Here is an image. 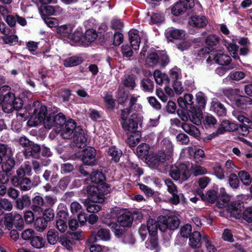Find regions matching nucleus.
Returning a JSON list of instances; mask_svg holds the SVG:
<instances>
[{"label": "nucleus", "mask_w": 252, "mask_h": 252, "mask_svg": "<svg viewBox=\"0 0 252 252\" xmlns=\"http://www.w3.org/2000/svg\"><path fill=\"white\" fill-rule=\"evenodd\" d=\"M229 184L230 187L233 189H236L239 187V181L236 174L233 173L230 175Z\"/></svg>", "instance_id": "nucleus-58"}, {"label": "nucleus", "mask_w": 252, "mask_h": 252, "mask_svg": "<svg viewBox=\"0 0 252 252\" xmlns=\"http://www.w3.org/2000/svg\"><path fill=\"white\" fill-rule=\"evenodd\" d=\"M186 11L181 3L179 1L175 3L171 7V12L175 16H178Z\"/></svg>", "instance_id": "nucleus-46"}, {"label": "nucleus", "mask_w": 252, "mask_h": 252, "mask_svg": "<svg viewBox=\"0 0 252 252\" xmlns=\"http://www.w3.org/2000/svg\"><path fill=\"white\" fill-rule=\"evenodd\" d=\"M134 116L135 114L133 113L130 116V118L122 122V126L125 130L130 132H137L136 130L138 127V124L134 120Z\"/></svg>", "instance_id": "nucleus-19"}, {"label": "nucleus", "mask_w": 252, "mask_h": 252, "mask_svg": "<svg viewBox=\"0 0 252 252\" xmlns=\"http://www.w3.org/2000/svg\"><path fill=\"white\" fill-rule=\"evenodd\" d=\"M45 205L43 198L40 196H36L32 199V209L34 211L42 212V207Z\"/></svg>", "instance_id": "nucleus-33"}, {"label": "nucleus", "mask_w": 252, "mask_h": 252, "mask_svg": "<svg viewBox=\"0 0 252 252\" xmlns=\"http://www.w3.org/2000/svg\"><path fill=\"white\" fill-rule=\"evenodd\" d=\"M47 108L39 101H35L33 103L31 108L26 113L19 112V115L22 117L26 118L29 115L32 114L28 121V124L31 126H37L43 123L46 128H54L53 115H46Z\"/></svg>", "instance_id": "nucleus-1"}, {"label": "nucleus", "mask_w": 252, "mask_h": 252, "mask_svg": "<svg viewBox=\"0 0 252 252\" xmlns=\"http://www.w3.org/2000/svg\"><path fill=\"white\" fill-rule=\"evenodd\" d=\"M12 208L11 203L6 199L0 198V215L3 213V210H10Z\"/></svg>", "instance_id": "nucleus-54"}, {"label": "nucleus", "mask_w": 252, "mask_h": 252, "mask_svg": "<svg viewBox=\"0 0 252 252\" xmlns=\"http://www.w3.org/2000/svg\"><path fill=\"white\" fill-rule=\"evenodd\" d=\"M72 137L77 147L81 148L85 145L87 138L84 130L80 127L76 126L70 138Z\"/></svg>", "instance_id": "nucleus-12"}, {"label": "nucleus", "mask_w": 252, "mask_h": 252, "mask_svg": "<svg viewBox=\"0 0 252 252\" xmlns=\"http://www.w3.org/2000/svg\"><path fill=\"white\" fill-rule=\"evenodd\" d=\"M97 34L96 32L93 29H89L86 31L84 37V43L86 42H92L97 37Z\"/></svg>", "instance_id": "nucleus-48"}, {"label": "nucleus", "mask_w": 252, "mask_h": 252, "mask_svg": "<svg viewBox=\"0 0 252 252\" xmlns=\"http://www.w3.org/2000/svg\"><path fill=\"white\" fill-rule=\"evenodd\" d=\"M225 172L227 173L237 172L238 168L235 166L231 160L226 161L225 164Z\"/></svg>", "instance_id": "nucleus-60"}, {"label": "nucleus", "mask_w": 252, "mask_h": 252, "mask_svg": "<svg viewBox=\"0 0 252 252\" xmlns=\"http://www.w3.org/2000/svg\"><path fill=\"white\" fill-rule=\"evenodd\" d=\"M135 80V77L133 75H125L122 81V83L129 90H133L136 86Z\"/></svg>", "instance_id": "nucleus-29"}, {"label": "nucleus", "mask_w": 252, "mask_h": 252, "mask_svg": "<svg viewBox=\"0 0 252 252\" xmlns=\"http://www.w3.org/2000/svg\"><path fill=\"white\" fill-rule=\"evenodd\" d=\"M192 227L189 224H186L180 228V236H178L175 241V244L178 245H183L186 241V239L191 235Z\"/></svg>", "instance_id": "nucleus-14"}, {"label": "nucleus", "mask_w": 252, "mask_h": 252, "mask_svg": "<svg viewBox=\"0 0 252 252\" xmlns=\"http://www.w3.org/2000/svg\"><path fill=\"white\" fill-rule=\"evenodd\" d=\"M188 113L187 115L185 112H182L179 113V115L182 121L187 122L189 119L193 123L196 125L201 124L202 118V112L199 108H193L192 110H188Z\"/></svg>", "instance_id": "nucleus-9"}, {"label": "nucleus", "mask_w": 252, "mask_h": 252, "mask_svg": "<svg viewBox=\"0 0 252 252\" xmlns=\"http://www.w3.org/2000/svg\"><path fill=\"white\" fill-rule=\"evenodd\" d=\"M202 239L204 241L205 246L207 252H219L213 244L211 239L207 235H202Z\"/></svg>", "instance_id": "nucleus-42"}, {"label": "nucleus", "mask_w": 252, "mask_h": 252, "mask_svg": "<svg viewBox=\"0 0 252 252\" xmlns=\"http://www.w3.org/2000/svg\"><path fill=\"white\" fill-rule=\"evenodd\" d=\"M31 167L29 164H25L22 165L17 170L16 177L20 179L23 178L24 176H29L31 174Z\"/></svg>", "instance_id": "nucleus-37"}, {"label": "nucleus", "mask_w": 252, "mask_h": 252, "mask_svg": "<svg viewBox=\"0 0 252 252\" xmlns=\"http://www.w3.org/2000/svg\"><path fill=\"white\" fill-rule=\"evenodd\" d=\"M160 144L162 150L151 158V162L155 168H158L165 161L171 162L172 160L173 146L170 140L167 138H164Z\"/></svg>", "instance_id": "nucleus-5"}, {"label": "nucleus", "mask_w": 252, "mask_h": 252, "mask_svg": "<svg viewBox=\"0 0 252 252\" xmlns=\"http://www.w3.org/2000/svg\"><path fill=\"white\" fill-rule=\"evenodd\" d=\"M245 73L240 71L231 72L228 75V77L230 79L237 81L243 79L245 77Z\"/></svg>", "instance_id": "nucleus-56"}, {"label": "nucleus", "mask_w": 252, "mask_h": 252, "mask_svg": "<svg viewBox=\"0 0 252 252\" xmlns=\"http://www.w3.org/2000/svg\"><path fill=\"white\" fill-rule=\"evenodd\" d=\"M153 75L156 82L159 85H162L164 83L168 84L169 82L168 75L158 69H157L154 71Z\"/></svg>", "instance_id": "nucleus-28"}, {"label": "nucleus", "mask_w": 252, "mask_h": 252, "mask_svg": "<svg viewBox=\"0 0 252 252\" xmlns=\"http://www.w3.org/2000/svg\"><path fill=\"white\" fill-rule=\"evenodd\" d=\"M31 200L30 197L27 195H23L16 200L17 208L22 210L25 207L30 206Z\"/></svg>", "instance_id": "nucleus-40"}, {"label": "nucleus", "mask_w": 252, "mask_h": 252, "mask_svg": "<svg viewBox=\"0 0 252 252\" xmlns=\"http://www.w3.org/2000/svg\"><path fill=\"white\" fill-rule=\"evenodd\" d=\"M238 176L242 183L245 185H249L252 182V178L250 175L246 171L239 172Z\"/></svg>", "instance_id": "nucleus-45"}, {"label": "nucleus", "mask_w": 252, "mask_h": 252, "mask_svg": "<svg viewBox=\"0 0 252 252\" xmlns=\"http://www.w3.org/2000/svg\"><path fill=\"white\" fill-rule=\"evenodd\" d=\"M133 217L129 214H124L118 218L120 225L123 227H129L132 222Z\"/></svg>", "instance_id": "nucleus-30"}, {"label": "nucleus", "mask_w": 252, "mask_h": 252, "mask_svg": "<svg viewBox=\"0 0 252 252\" xmlns=\"http://www.w3.org/2000/svg\"><path fill=\"white\" fill-rule=\"evenodd\" d=\"M223 43L224 45L226 47L230 54L232 55V57L235 59H239V56L237 53L238 46H237L236 43H228L225 40H224Z\"/></svg>", "instance_id": "nucleus-35"}, {"label": "nucleus", "mask_w": 252, "mask_h": 252, "mask_svg": "<svg viewBox=\"0 0 252 252\" xmlns=\"http://www.w3.org/2000/svg\"><path fill=\"white\" fill-rule=\"evenodd\" d=\"M181 126L183 130L190 136L196 138L200 137V132L195 126L188 123H183Z\"/></svg>", "instance_id": "nucleus-24"}, {"label": "nucleus", "mask_w": 252, "mask_h": 252, "mask_svg": "<svg viewBox=\"0 0 252 252\" xmlns=\"http://www.w3.org/2000/svg\"><path fill=\"white\" fill-rule=\"evenodd\" d=\"M10 88L8 86H2L0 88V91L1 94L0 96L2 100V108L6 113L11 112V103L14 98L13 94L9 92Z\"/></svg>", "instance_id": "nucleus-8"}, {"label": "nucleus", "mask_w": 252, "mask_h": 252, "mask_svg": "<svg viewBox=\"0 0 252 252\" xmlns=\"http://www.w3.org/2000/svg\"><path fill=\"white\" fill-rule=\"evenodd\" d=\"M59 238L58 233L54 229H50L47 233V239L51 245L55 244Z\"/></svg>", "instance_id": "nucleus-47"}, {"label": "nucleus", "mask_w": 252, "mask_h": 252, "mask_svg": "<svg viewBox=\"0 0 252 252\" xmlns=\"http://www.w3.org/2000/svg\"><path fill=\"white\" fill-rule=\"evenodd\" d=\"M149 150V146L146 143H142L138 146L136 152L139 157L144 158L148 155Z\"/></svg>", "instance_id": "nucleus-51"}, {"label": "nucleus", "mask_w": 252, "mask_h": 252, "mask_svg": "<svg viewBox=\"0 0 252 252\" xmlns=\"http://www.w3.org/2000/svg\"><path fill=\"white\" fill-rule=\"evenodd\" d=\"M201 238L202 235L197 231L193 232L189 237V244L192 248H199L202 245Z\"/></svg>", "instance_id": "nucleus-22"}, {"label": "nucleus", "mask_w": 252, "mask_h": 252, "mask_svg": "<svg viewBox=\"0 0 252 252\" xmlns=\"http://www.w3.org/2000/svg\"><path fill=\"white\" fill-rule=\"evenodd\" d=\"M211 109L219 116H223L226 114L224 106L216 99L212 100Z\"/></svg>", "instance_id": "nucleus-25"}, {"label": "nucleus", "mask_w": 252, "mask_h": 252, "mask_svg": "<svg viewBox=\"0 0 252 252\" xmlns=\"http://www.w3.org/2000/svg\"><path fill=\"white\" fill-rule=\"evenodd\" d=\"M108 154L111 157L112 160L117 162L119 160L122 153L120 150L114 146H112L109 149Z\"/></svg>", "instance_id": "nucleus-41"}, {"label": "nucleus", "mask_w": 252, "mask_h": 252, "mask_svg": "<svg viewBox=\"0 0 252 252\" xmlns=\"http://www.w3.org/2000/svg\"><path fill=\"white\" fill-rule=\"evenodd\" d=\"M158 61V56L157 53L154 51H149L146 59V63L151 66L157 64Z\"/></svg>", "instance_id": "nucleus-36"}, {"label": "nucleus", "mask_w": 252, "mask_h": 252, "mask_svg": "<svg viewBox=\"0 0 252 252\" xmlns=\"http://www.w3.org/2000/svg\"><path fill=\"white\" fill-rule=\"evenodd\" d=\"M102 188H106L100 191L99 187L88 186L87 188V192L92 202L89 203L87 205V210L90 213H97L101 209V206L95 203H102L104 200V195L110 192V187L107 185H101Z\"/></svg>", "instance_id": "nucleus-2"}, {"label": "nucleus", "mask_w": 252, "mask_h": 252, "mask_svg": "<svg viewBox=\"0 0 252 252\" xmlns=\"http://www.w3.org/2000/svg\"><path fill=\"white\" fill-rule=\"evenodd\" d=\"M215 62L221 65H233L231 64V58L226 54H224L222 51H218L213 55Z\"/></svg>", "instance_id": "nucleus-20"}, {"label": "nucleus", "mask_w": 252, "mask_h": 252, "mask_svg": "<svg viewBox=\"0 0 252 252\" xmlns=\"http://www.w3.org/2000/svg\"><path fill=\"white\" fill-rule=\"evenodd\" d=\"M15 165V160L13 158L8 157L6 162L2 164V168L3 171L6 172L10 171Z\"/></svg>", "instance_id": "nucleus-55"}, {"label": "nucleus", "mask_w": 252, "mask_h": 252, "mask_svg": "<svg viewBox=\"0 0 252 252\" xmlns=\"http://www.w3.org/2000/svg\"><path fill=\"white\" fill-rule=\"evenodd\" d=\"M84 35H83V31L82 28H77L75 32L70 35L69 39L76 43H84Z\"/></svg>", "instance_id": "nucleus-31"}, {"label": "nucleus", "mask_w": 252, "mask_h": 252, "mask_svg": "<svg viewBox=\"0 0 252 252\" xmlns=\"http://www.w3.org/2000/svg\"><path fill=\"white\" fill-rule=\"evenodd\" d=\"M2 40L6 44L13 45L16 44L18 42V36L15 35H12L10 36L5 35L2 37Z\"/></svg>", "instance_id": "nucleus-63"}, {"label": "nucleus", "mask_w": 252, "mask_h": 252, "mask_svg": "<svg viewBox=\"0 0 252 252\" xmlns=\"http://www.w3.org/2000/svg\"><path fill=\"white\" fill-rule=\"evenodd\" d=\"M4 223L8 229L12 228L13 223V216L11 214H6L4 218Z\"/></svg>", "instance_id": "nucleus-62"}, {"label": "nucleus", "mask_w": 252, "mask_h": 252, "mask_svg": "<svg viewBox=\"0 0 252 252\" xmlns=\"http://www.w3.org/2000/svg\"><path fill=\"white\" fill-rule=\"evenodd\" d=\"M170 175L175 180L186 181L190 176V172L187 164L176 163L171 166Z\"/></svg>", "instance_id": "nucleus-6"}, {"label": "nucleus", "mask_w": 252, "mask_h": 252, "mask_svg": "<svg viewBox=\"0 0 252 252\" xmlns=\"http://www.w3.org/2000/svg\"><path fill=\"white\" fill-rule=\"evenodd\" d=\"M54 117V129L57 132H61V135L64 139H68L72 137V133L76 127V123L72 119L68 120L65 122L64 115L59 113Z\"/></svg>", "instance_id": "nucleus-3"}, {"label": "nucleus", "mask_w": 252, "mask_h": 252, "mask_svg": "<svg viewBox=\"0 0 252 252\" xmlns=\"http://www.w3.org/2000/svg\"><path fill=\"white\" fill-rule=\"evenodd\" d=\"M165 35L168 40L173 42L174 40H184L187 33L184 30L170 28L165 31Z\"/></svg>", "instance_id": "nucleus-11"}, {"label": "nucleus", "mask_w": 252, "mask_h": 252, "mask_svg": "<svg viewBox=\"0 0 252 252\" xmlns=\"http://www.w3.org/2000/svg\"><path fill=\"white\" fill-rule=\"evenodd\" d=\"M147 225L149 235L153 236H155L157 232L158 228H159V222L157 223L154 219H149L147 220Z\"/></svg>", "instance_id": "nucleus-34"}, {"label": "nucleus", "mask_w": 252, "mask_h": 252, "mask_svg": "<svg viewBox=\"0 0 252 252\" xmlns=\"http://www.w3.org/2000/svg\"><path fill=\"white\" fill-rule=\"evenodd\" d=\"M132 133V134L129 136L127 139L126 142L130 147H134L139 142L141 135L138 131Z\"/></svg>", "instance_id": "nucleus-38"}, {"label": "nucleus", "mask_w": 252, "mask_h": 252, "mask_svg": "<svg viewBox=\"0 0 252 252\" xmlns=\"http://www.w3.org/2000/svg\"><path fill=\"white\" fill-rule=\"evenodd\" d=\"M60 242L62 245L67 250L71 251L73 246V242L66 237L61 238Z\"/></svg>", "instance_id": "nucleus-64"}, {"label": "nucleus", "mask_w": 252, "mask_h": 252, "mask_svg": "<svg viewBox=\"0 0 252 252\" xmlns=\"http://www.w3.org/2000/svg\"><path fill=\"white\" fill-rule=\"evenodd\" d=\"M47 225V220L42 217L37 218L34 222L35 229L39 232L43 231Z\"/></svg>", "instance_id": "nucleus-44"}, {"label": "nucleus", "mask_w": 252, "mask_h": 252, "mask_svg": "<svg viewBox=\"0 0 252 252\" xmlns=\"http://www.w3.org/2000/svg\"><path fill=\"white\" fill-rule=\"evenodd\" d=\"M11 182L14 186L19 187L23 191L31 189L32 186L30 180L27 178L20 179L17 177H13Z\"/></svg>", "instance_id": "nucleus-15"}, {"label": "nucleus", "mask_w": 252, "mask_h": 252, "mask_svg": "<svg viewBox=\"0 0 252 252\" xmlns=\"http://www.w3.org/2000/svg\"><path fill=\"white\" fill-rule=\"evenodd\" d=\"M35 234V232L34 230L31 228H29L22 232L21 237L24 240L31 241Z\"/></svg>", "instance_id": "nucleus-59"}, {"label": "nucleus", "mask_w": 252, "mask_h": 252, "mask_svg": "<svg viewBox=\"0 0 252 252\" xmlns=\"http://www.w3.org/2000/svg\"><path fill=\"white\" fill-rule=\"evenodd\" d=\"M90 180L92 183L97 184L96 186L93 185V186L99 187V189L100 191H101V189L103 190L106 189L102 188L100 186L105 185L109 186L108 184L104 183L105 180V177L103 173L101 172L98 171L93 172L90 176Z\"/></svg>", "instance_id": "nucleus-17"}, {"label": "nucleus", "mask_w": 252, "mask_h": 252, "mask_svg": "<svg viewBox=\"0 0 252 252\" xmlns=\"http://www.w3.org/2000/svg\"><path fill=\"white\" fill-rule=\"evenodd\" d=\"M193 95L191 94H186L183 97H180L178 99L179 105L184 110H192L193 108H196L192 106Z\"/></svg>", "instance_id": "nucleus-16"}, {"label": "nucleus", "mask_w": 252, "mask_h": 252, "mask_svg": "<svg viewBox=\"0 0 252 252\" xmlns=\"http://www.w3.org/2000/svg\"><path fill=\"white\" fill-rule=\"evenodd\" d=\"M96 235L102 241H108L111 238L110 233L108 229L101 228L97 232Z\"/></svg>", "instance_id": "nucleus-53"}, {"label": "nucleus", "mask_w": 252, "mask_h": 252, "mask_svg": "<svg viewBox=\"0 0 252 252\" xmlns=\"http://www.w3.org/2000/svg\"><path fill=\"white\" fill-rule=\"evenodd\" d=\"M41 149L39 145L37 144H32L27 148L24 152V155L26 158L30 157L36 158Z\"/></svg>", "instance_id": "nucleus-26"}, {"label": "nucleus", "mask_w": 252, "mask_h": 252, "mask_svg": "<svg viewBox=\"0 0 252 252\" xmlns=\"http://www.w3.org/2000/svg\"><path fill=\"white\" fill-rule=\"evenodd\" d=\"M180 224V220L175 215L169 216L167 217L161 216L159 218V229L161 231H165L167 229L175 230Z\"/></svg>", "instance_id": "nucleus-7"}, {"label": "nucleus", "mask_w": 252, "mask_h": 252, "mask_svg": "<svg viewBox=\"0 0 252 252\" xmlns=\"http://www.w3.org/2000/svg\"><path fill=\"white\" fill-rule=\"evenodd\" d=\"M82 61L81 58L77 57H72L66 59L64 61V65L66 67H71L80 64Z\"/></svg>", "instance_id": "nucleus-49"}, {"label": "nucleus", "mask_w": 252, "mask_h": 252, "mask_svg": "<svg viewBox=\"0 0 252 252\" xmlns=\"http://www.w3.org/2000/svg\"><path fill=\"white\" fill-rule=\"evenodd\" d=\"M191 171L192 174L195 176L204 175L207 173V170L206 168L198 164H192Z\"/></svg>", "instance_id": "nucleus-43"}, {"label": "nucleus", "mask_w": 252, "mask_h": 252, "mask_svg": "<svg viewBox=\"0 0 252 252\" xmlns=\"http://www.w3.org/2000/svg\"><path fill=\"white\" fill-rule=\"evenodd\" d=\"M239 91L237 90L227 89L224 91V94L233 103L239 96L238 94Z\"/></svg>", "instance_id": "nucleus-52"}, {"label": "nucleus", "mask_w": 252, "mask_h": 252, "mask_svg": "<svg viewBox=\"0 0 252 252\" xmlns=\"http://www.w3.org/2000/svg\"><path fill=\"white\" fill-rule=\"evenodd\" d=\"M30 244L34 248L41 249L45 247L46 241L42 237L35 234L31 239Z\"/></svg>", "instance_id": "nucleus-32"}, {"label": "nucleus", "mask_w": 252, "mask_h": 252, "mask_svg": "<svg viewBox=\"0 0 252 252\" xmlns=\"http://www.w3.org/2000/svg\"><path fill=\"white\" fill-rule=\"evenodd\" d=\"M216 119L211 115H207L203 121L204 126L206 128L214 126L216 124Z\"/></svg>", "instance_id": "nucleus-61"}, {"label": "nucleus", "mask_w": 252, "mask_h": 252, "mask_svg": "<svg viewBox=\"0 0 252 252\" xmlns=\"http://www.w3.org/2000/svg\"><path fill=\"white\" fill-rule=\"evenodd\" d=\"M220 41V38L214 34L208 35L205 39V43L210 46L217 45Z\"/></svg>", "instance_id": "nucleus-50"}, {"label": "nucleus", "mask_w": 252, "mask_h": 252, "mask_svg": "<svg viewBox=\"0 0 252 252\" xmlns=\"http://www.w3.org/2000/svg\"><path fill=\"white\" fill-rule=\"evenodd\" d=\"M96 151L92 147H87L82 152L81 159L83 163L87 165H94L96 158Z\"/></svg>", "instance_id": "nucleus-10"}, {"label": "nucleus", "mask_w": 252, "mask_h": 252, "mask_svg": "<svg viewBox=\"0 0 252 252\" xmlns=\"http://www.w3.org/2000/svg\"><path fill=\"white\" fill-rule=\"evenodd\" d=\"M238 125L234 123L229 121H223L221 123L220 127L218 128L216 133H213L210 139L215 137L218 134H223L225 131H234L237 130Z\"/></svg>", "instance_id": "nucleus-13"}, {"label": "nucleus", "mask_w": 252, "mask_h": 252, "mask_svg": "<svg viewBox=\"0 0 252 252\" xmlns=\"http://www.w3.org/2000/svg\"><path fill=\"white\" fill-rule=\"evenodd\" d=\"M73 27L70 24L63 25L59 26L56 28V32L63 37H66L69 39L71 35Z\"/></svg>", "instance_id": "nucleus-27"}, {"label": "nucleus", "mask_w": 252, "mask_h": 252, "mask_svg": "<svg viewBox=\"0 0 252 252\" xmlns=\"http://www.w3.org/2000/svg\"><path fill=\"white\" fill-rule=\"evenodd\" d=\"M141 87L145 91H151L154 88L153 82L149 79H144L142 80Z\"/></svg>", "instance_id": "nucleus-57"}, {"label": "nucleus", "mask_w": 252, "mask_h": 252, "mask_svg": "<svg viewBox=\"0 0 252 252\" xmlns=\"http://www.w3.org/2000/svg\"><path fill=\"white\" fill-rule=\"evenodd\" d=\"M190 26L196 28H203L208 24V20L203 15H194L190 17L189 21Z\"/></svg>", "instance_id": "nucleus-21"}, {"label": "nucleus", "mask_w": 252, "mask_h": 252, "mask_svg": "<svg viewBox=\"0 0 252 252\" xmlns=\"http://www.w3.org/2000/svg\"><path fill=\"white\" fill-rule=\"evenodd\" d=\"M129 40L131 46L134 50H138L139 48L140 39L139 32L135 29L131 30L129 32Z\"/></svg>", "instance_id": "nucleus-23"}, {"label": "nucleus", "mask_w": 252, "mask_h": 252, "mask_svg": "<svg viewBox=\"0 0 252 252\" xmlns=\"http://www.w3.org/2000/svg\"><path fill=\"white\" fill-rule=\"evenodd\" d=\"M233 103L239 107L244 108L247 104H252V99L249 97L239 95Z\"/></svg>", "instance_id": "nucleus-39"}, {"label": "nucleus", "mask_w": 252, "mask_h": 252, "mask_svg": "<svg viewBox=\"0 0 252 252\" xmlns=\"http://www.w3.org/2000/svg\"><path fill=\"white\" fill-rule=\"evenodd\" d=\"M68 214L65 211H60L57 214V216L60 219L57 220L56 228L61 233H63L67 229V226L64 220L67 218Z\"/></svg>", "instance_id": "nucleus-18"}, {"label": "nucleus", "mask_w": 252, "mask_h": 252, "mask_svg": "<svg viewBox=\"0 0 252 252\" xmlns=\"http://www.w3.org/2000/svg\"><path fill=\"white\" fill-rule=\"evenodd\" d=\"M230 196L225 192L224 188L220 189V195L218 199L217 205L220 208L227 207V210L231 215L236 219L240 218L241 216L243 207L242 202H231L229 204Z\"/></svg>", "instance_id": "nucleus-4"}]
</instances>
